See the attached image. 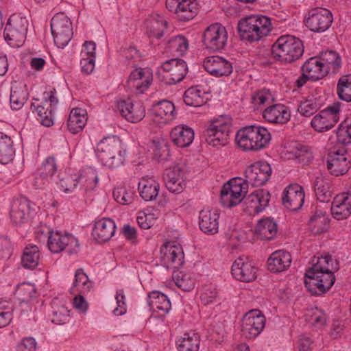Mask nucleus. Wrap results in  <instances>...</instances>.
I'll return each mask as SVG.
<instances>
[{"instance_id":"nucleus-1","label":"nucleus","mask_w":351,"mask_h":351,"mask_svg":"<svg viewBox=\"0 0 351 351\" xmlns=\"http://www.w3.org/2000/svg\"><path fill=\"white\" fill-rule=\"evenodd\" d=\"M332 259L330 255L315 256L312 267L306 270L304 284L313 295H321L328 291L335 282L332 271Z\"/></svg>"},{"instance_id":"nucleus-2","label":"nucleus","mask_w":351,"mask_h":351,"mask_svg":"<svg viewBox=\"0 0 351 351\" xmlns=\"http://www.w3.org/2000/svg\"><path fill=\"white\" fill-rule=\"evenodd\" d=\"M97 156L109 169L122 166L125 160V150L121 141L113 136L103 138L97 146Z\"/></svg>"},{"instance_id":"nucleus-3","label":"nucleus","mask_w":351,"mask_h":351,"mask_svg":"<svg viewBox=\"0 0 351 351\" xmlns=\"http://www.w3.org/2000/svg\"><path fill=\"white\" fill-rule=\"evenodd\" d=\"M304 53L302 42L293 36L279 37L271 47L273 58L282 63L289 64L298 60Z\"/></svg>"},{"instance_id":"nucleus-4","label":"nucleus","mask_w":351,"mask_h":351,"mask_svg":"<svg viewBox=\"0 0 351 351\" xmlns=\"http://www.w3.org/2000/svg\"><path fill=\"white\" fill-rule=\"evenodd\" d=\"M238 30L242 40L258 41L271 32V23L265 16L252 15L239 21Z\"/></svg>"},{"instance_id":"nucleus-5","label":"nucleus","mask_w":351,"mask_h":351,"mask_svg":"<svg viewBox=\"0 0 351 351\" xmlns=\"http://www.w3.org/2000/svg\"><path fill=\"white\" fill-rule=\"evenodd\" d=\"M58 103L55 88L43 93L42 99H35L32 104L33 108L39 117L40 123L46 127H50L53 124V113Z\"/></svg>"},{"instance_id":"nucleus-6","label":"nucleus","mask_w":351,"mask_h":351,"mask_svg":"<svg viewBox=\"0 0 351 351\" xmlns=\"http://www.w3.org/2000/svg\"><path fill=\"white\" fill-rule=\"evenodd\" d=\"M230 126V120L224 117L212 121L204 132L207 143L213 147L226 145L228 142Z\"/></svg>"},{"instance_id":"nucleus-7","label":"nucleus","mask_w":351,"mask_h":351,"mask_svg":"<svg viewBox=\"0 0 351 351\" xmlns=\"http://www.w3.org/2000/svg\"><path fill=\"white\" fill-rule=\"evenodd\" d=\"M28 21L25 17L12 14L8 19L4 29V38L13 47H21L25 40Z\"/></svg>"},{"instance_id":"nucleus-8","label":"nucleus","mask_w":351,"mask_h":351,"mask_svg":"<svg viewBox=\"0 0 351 351\" xmlns=\"http://www.w3.org/2000/svg\"><path fill=\"white\" fill-rule=\"evenodd\" d=\"M247 193V184L240 178L230 180L221 190L220 200L224 207L230 208L239 204Z\"/></svg>"},{"instance_id":"nucleus-9","label":"nucleus","mask_w":351,"mask_h":351,"mask_svg":"<svg viewBox=\"0 0 351 351\" xmlns=\"http://www.w3.org/2000/svg\"><path fill=\"white\" fill-rule=\"evenodd\" d=\"M341 107L340 102H335L321 110L313 117L311 127L317 132H325L332 129L339 121Z\"/></svg>"},{"instance_id":"nucleus-10","label":"nucleus","mask_w":351,"mask_h":351,"mask_svg":"<svg viewBox=\"0 0 351 351\" xmlns=\"http://www.w3.org/2000/svg\"><path fill=\"white\" fill-rule=\"evenodd\" d=\"M51 29L55 44L63 48L71 40L73 36L72 24L70 19L63 13H57L51 19Z\"/></svg>"},{"instance_id":"nucleus-11","label":"nucleus","mask_w":351,"mask_h":351,"mask_svg":"<svg viewBox=\"0 0 351 351\" xmlns=\"http://www.w3.org/2000/svg\"><path fill=\"white\" fill-rule=\"evenodd\" d=\"M228 33L224 26L213 23L206 28L203 34L202 42L206 49L211 51L223 49L227 44Z\"/></svg>"},{"instance_id":"nucleus-12","label":"nucleus","mask_w":351,"mask_h":351,"mask_svg":"<svg viewBox=\"0 0 351 351\" xmlns=\"http://www.w3.org/2000/svg\"><path fill=\"white\" fill-rule=\"evenodd\" d=\"M332 23V13L326 8H315L307 14L304 23L312 32H322L329 28Z\"/></svg>"},{"instance_id":"nucleus-13","label":"nucleus","mask_w":351,"mask_h":351,"mask_svg":"<svg viewBox=\"0 0 351 351\" xmlns=\"http://www.w3.org/2000/svg\"><path fill=\"white\" fill-rule=\"evenodd\" d=\"M265 324V317L262 313L257 309L252 310L242 319V335L246 339H254L261 332Z\"/></svg>"},{"instance_id":"nucleus-14","label":"nucleus","mask_w":351,"mask_h":351,"mask_svg":"<svg viewBox=\"0 0 351 351\" xmlns=\"http://www.w3.org/2000/svg\"><path fill=\"white\" fill-rule=\"evenodd\" d=\"M161 261L167 268L178 269L184 263L182 247L177 241H168L160 248Z\"/></svg>"},{"instance_id":"nucleus-15","label":"nucleus","mask_w":351,"mask_h":351,"mask_svg":"<svg viewBox=\"0 0 351 351\" xmlns=\"http://www.w3.org/2000/svg\"><path fill=\"white\" fill-rule=\"evenodd\" d=\"M271 174V168L267 162L258 161L247 167L245 171L247 184L259 186L265 184Z\"/></svg>"},{"instance_id":"nucleus-16","label":"nucleus","mask_w":351,"mask_h":351,"mask_svg":"<svg viewBox=\"0 0 351 351\" xmlns=\"http://www.w3.org/2000/svg\"><path fill=\"white\" fill-rule=\"evenodd\" d=\"M188 69L186 62L181 59H171L165 62L160 66L159 73H163L167 83L176 84L183 80Z\"/></svg>"},{"instance_id":"nucleus-17","label":"nucleus","mask_w":351,"mask_h":351,"mask_svg":"<svg viewBox=\"0 0 351 351\" xmlns=\"http://www.w3.org/2000/svg\"><path fill=\"white\" fill-rule=\"evenodd\" d=\"M166 7L183 21L193 19L197 12V3L195 0H166Z\"/></svg>"},{"instance_id":"nucleus-18","label":"nucleus","mask_w":351,"mask_h":351,"mask_svg":"<svg viewBox=\"0 0 351 351\" xmlns=\"http://www.w3.org/2000/svg\"><path fill=\"white\" fill-rule=\"evenodd\" d=\"M270 193L264 189H257L244 199V210L254 215L263 210L269 204Z\"/></svg>"},{"instance_id":"nucleus-19","label":"nucleus","mask_w":351,"mask_h":351,"mask_svg":"<svg viewBox=\"0 0 351 351\" xmlns=\"http://www.w3.org/2000/svg\"><path fill=\"white\" fill-rule=\"evenodd\" d=\"M231 273L238 280L252 282L256 278L257 268L248 258L239 257L232 265Z\"/></svg>"},{"instance_id":"nucleus-20","label":"nucleus","mask_w":351,"mask_h":351,"mask_svg":"<svg viewBox=\"0 0 351 351\" xmlns=\"http://www.w3.org/2000/svg\"><path fill=\"white\" fill-rule=\"evenodd\" d=\"M152 82V73L147 69L133 71L127 81V86L136 94L144 93Z\"/></svg>"},{"instance_id":"nucleus-21","label":"nucleus","mask_w":351,"mask_h":351,"mask_svg":"<svg viewBox=\"0 0 351 351\" xmlns=\"http://www.w3.org/2000/svg\"><path fill=\"white\" fill-rule=\"evenodd\" d=\"M117 106L122 117L132 123L138 122L145 116L143 105L141 102L134 103L130 98L118 101Z\"/></svg>"},{"instance_id":"nucleus-22","label":"nucleus","mask_w":351,"mask_h":351,"mask_svg":"<svg viewBox=\"0 0 351 351\" xmlns=\"http://www.w3.org/2000/svg\"><path fill=\"white\" fill-rule=\"evenodd\" d=\"M47 245L49 250L53 253H59L63 251L66 247L72 252L73 247H78V241L76 238L70 234H61L60 232H52L48 237Z\"/></svg>"},{"instance_id":"nucleus-23","label":"nucleus","mask_w":351,"mask_h":351,"mask_svg":"<svg viewBox=\"0 0 351 351\" xmlns=\"http://www.w3.org/2000/svg\"><path fill=\"white\" fill-rule=\"evenodd\" d=\"M304 202V192L301 186L298 184L287 186L282 196V202L285 207L291 210H298Z\"/></svg>"},{"instance_id":"nucleus-24","label":"nucleus","mask_w":351,"mask_h":351,"mask_svg":"<svg viewBox=\"0 0 351 351\" xmlns=\"http://www.w3.org/2000/svg\"><path fill=\"white\" fill-rule=\"evenodd\" d=\"M203 66L206 71L215 77L228 76L233 70L232 63L219 56L207 57L204 60Z\"/></svg>"},{"instance_id":"nucleus-25","label":"nucleus","mask_w":351,"mask_h":351,"mask_svg":"<svg viewBox=\"0 0 351 351\" xmlns=\"http://www.w3.org/2000/svg\"><path fill=\"white\" fill-rule=\"evenodd\" d=\"M164 180L167 189L176 193H180L186 186L184 171L180 166L168 168L164 173Z\"/></svg>"},{"instance_id":"nucleus-26","label":"nucleus","mask_w":351,"mask_h":351,"mask_svg":"<svg viewBox=\"0 0 351 351\" xmlns=\"http://www.w3.org/2000/svg\"><path fill=\"white\" fill-rule=\"evenodd\" d=\"M331 213L337 220H343L351 215V186L346 192L335 196L332 202Z\"/></svg>"},{"instance_id":"nucleus-27","label":"nucleus","mask_w":351,"mask_h":351,"mask_svg":"<svg viewBox=\"0 0 351 351\" xmlns=\"http://www.w3.org/2000/svg\"><path fill=\"white\" fill-rule=\"evenodd\" d=\"M10 218L16 225L28 221L30 216V204L25 198L14 199L10 209Z\"/></svg>"},{"instance_id":"nucleus-28","label":"nucleus","mask_w":351,"mask_h":351,"mask_svg":"<svg viewBox=\"0 0 351 351\" xmlns=\"http://www.w3.org/2000/svg\"><path fill=\"white\" fill-rule=\"evenodd\" d=\"M149 114L154 122L165 123L175 117V106L172 102L162 100L153 105Z\"/></svg>"},{"instance_id":"nucleus-29","label":"nucleus","mask_w":351,"mask_h":351,"mask_svg":"<svg viewBox=\"0 0 351 351\" xmlns=\"http://www.w3.org/2000/svg\"><path fill=\"white\" fill-rule=\"evenodd\" d=\"M219 213L217 209H204L199 213V226L201 230L208 234H215L219 230Z\"/></svg>"},{"instance_id":"nucleus-30","label":"nucleus","mask_w":351,"mask_h":351,"mask_svg":"<svg viewBox=\"0 0 351 351\" xmlns=\"http://www.w3.org/2000/svg\"><path fill=\"white\" fill-rule=\"evenodd\" d=\"M263 116L269 123L285 124L289 121L291 114L287 106L278 104L265 108Z\"/></svg>"},{"instance_id":"nucleus-31","label":"nucleus","mask_w":351,"mask_h":351,"mask_svg":"<svg viewBox=\"0 0 351 351\" xmlns=\"http://www.w3.org/2000/svg\"><path fill=\"white\" fill-rule=\"evenodd\" d=\"M327 167L330 173L335 176L346 173L350 169V161L343 153L339 151L333 152L327 160Z\"/></svg>"},{"instance_id":"nucleus-32","label":"nucleus","mask_w":351,"mask_h":351,"mask_svg":"<svg viewBox=\"0 0 351 351\" xmlns=\"http://www.w3.org/2000/svg\"><path fill=\"white\" fill-rule=\"evenodd\" d=\"M115 230L114 222L110 219L104 218L95 223L93 235L99 242H106L114 234Z\"/></svg>"},{"instance_id":"nucleus-33","label":"nucleus","mask_w":351,"mask_h":351,"mask_svg":"<svg viewBox=\"0 0 351 351\" xmlns=\"http://www.w3.org/2000/svg\"><path fill=\"white\" fill-rule=\"evenodd\" d=\"M291 254L283 250L273 252L267 260L268 269L274 273L282 272L291 265Z\"/></svg>"},{"instance_id":"nucleus-34","label":"nucleus","mask_w":351,"mask_h":351,"mask_svg":"<svg viewBox=\"0 0 351 351\" xmlns=\"http://www.w3.org/2000/svg\"><path fill=\"white\" fill-rule=\"evenodd\" d=\"M170 135L173 143L180 147L189 146L194 139L193 129L184 125H179L173 128Z\"/></svg>"},{"instance_id":"nucleus-35","label":"nucleus","mask_w":351,"mask_h":351,"mask_svg":"<svg viewBox=\"0 0 351 351\" xmlns=\"http://www.w3.org/2000/svg\"><path fill=\"white\" fill-rule=\"evenodd\" d=\"M146 32L149 38H160L167 27V21L163 16L154 14L145 21Z\"/></svg>"},{"instance_id":"nucleus-36","label":"nucleus","mask_w":351,"mask_h":351,"mask_svg":"<svg viewBox=\"0 0 351 351\" xmlns=\"http://www.w3.org/2000/svg\"><path fill=\"white\" fill-rule=\"evenodd\" d=\"M27 86L21 82L12 83L10 91V106L13 110L21 109L28 99Z\"/></svg>"},{"instance_id":"nucleus-37","label":"nucleus","mask_w":351,"mask_h":351,"mask_svg":"<svg viewBox=\"0 0 351 351\" xmlns=\"http://www.w3.org/2000/svg\"><path fill=\"white\" fill-rule=\"evenodd\" d=\"M148 303L150 308L159 316L165 315L171 308V302L167 295L158 291L149 293Z\"/></svg>"},{"instance_id":"nucleus-38","label":"nucleus","mask_w":351,"mask_h":351,"mask_svg":"<svg viewBox=\"0 0 351 351\" xmlns=\"http://www.w3.org/2000/svg\"><path fill=\"white\" fill-rule=\"evenodd\" d=\"M324 70L326 75L329 73H337L342 65L341 58L335 51L328 50L323 51L319 55Z\"/></svg>"},{"instance_id":"nucleus-39","label":"nucleus","mask_w":351,"mask_h":351,"mask_svg":"<svg viewBox=\"0 0 351 351\" xmlns=\"http://www.w3.org/2000/svg\"><path fill=\"white\" fill-rule=\"evenodd\" d=\"M141 197L145 201L155 199L158 195L160 184L152 177H143L138 182Z\"/></svg>"},{"instance_id":"nucleus-40","label":"nucleus","mask_w":351,"mask_h":351,"mask_svg":"<svg viewBox=\"0 0 351 351\" xmlns=\"http://www.w3.org/2000/svg\"><path fill=\"white\" fill-rule=\"evenodd\" d=\"M302 72L307 73L313 81L322 79L326 75L319 57H312L307 60L302 68Z\"/></svg>"},{"instance_id":"nucleus-41","label":"nucleus","mask_w":351,"mask_h":351,"mask_svg":"<svg viewBox=\"0 0 351 351\" xmlns=\"http://www.w3.org/2000/svg\"><path fill=\"white\" fill-rule=\"evenodd\" d=\"M87 121L86 112L82 108L71 110L67 121L68 130L73 134L81 132Z\"/></svg>"},{"instance_id":"nucleus-42","label":"nucleus","mask_w":351,"mask_h":351,"mask_svg":"<svg viewBox=\"0 0 351 351\" xmlns=\"http://www.w3.org/2000/svg\"><path fill=\"white\" fill-rule=\"evenodd\" d=\"M328 222L329 219L326 213L316 210L309 219L308 227L313 234H319L327 230Z\"/></svg>"},{"instance_id":"nucleus-43","label":"nucleus","mask_w":351,"mask_h":351,"mask_svg":"<svg viewBox=\"0 0 351 351\" xmlns=\"http://www.w3.org/2000/svg\"><path fill=\"white\" fill-rule=\"evenodd\" d=\"M188 49L189 41L185 36L182 35L171 37L168 40L165 47L166 52L173 56H183Z\"/></svg>"},{"instance_id":"nucleus-44","label":"nucleus","mask_w":351,"mask_h":351,"mask_svg":"<svg viewBox=\"0 0 351 351\" xmlns=\"http://www.w3.org/2000/svg\"><path fill=\"white\" fill-rule=\"evenodd\" d=\"M277 230V223L270 218L260 220L256 227V233L264 240L272 239L276 236Z\"/></svg>"},{"instance_id":"nucleus-45","label":"nucleus","mask_w":351,"mask_h":351,"mask_svg":"<svg viewBox=\"0 0 351 351\" xmlns=\"http://www.w3.org/2000/svg\"><path fill=\"white\" fill-rule=\"evenodd\" d=\"M78 180L84 191L87 193L93 191L96 188L98 183V175L94 168L86 167L78 176Z\"/></svg>"},{"instance_id":"nucleus-46","label":"nucleus","mask_w":351,"mask_h":351,"mask_svg":"<svg viewBox=\"0 0 351 351\" xmlns=\"http://www.w3.org/2000/svg\"><path fill=\"white\" fill-rule=\"evenodd\" d=\"M40 260V251L35 245H27L21 256V264L23 267L33 269L37 267Z\"/></svg>"},{"instance_id":"nucleus-47","label":"nucleus","mask_w":351,"mask_h":351,"mask_svg":"<svg viewBox=\"0 0 351 351\" xmlns=\"http://www.w3.org/2000/svg\"><path fill=\"white\" fill-rule=\"evenodd\" d=\"M236 143L244 151H255L252 126L239 130L236 135Z\"/></svg>"},{"instance_id":"nucleus-48","label":"nucleus","mask_w":351,"mask_h":351,"mask_svg":"<svg viewBox=\"0 0 351 351\" xmlns=\"http://www.w3.org/2000/svg\"><path fill=\"white\" fill-rule=\"evenodd\" d=\"M10 136L0 132V162L8 164L13 160L14 150Z\"/></svg>"},{"instance_id":"nucleus-49","label":"nucleus","mask_w":351,"mask_h":351,"mask_svg":"<svg viewBox=\"0 0 351 351\" xmlns=\"http://www.w3.org/2000/svg\"><path fill=\"white\" fill-rule=\"evenodd\" d=\"M184 101L189 106H201L205 103V92L198 86H192L185 91Z\"/></svg>"},{"instance_id":"nucleus-50","label":"nucleus","mask_w":351,"mask_h":351,"mask_svg":"<svg viewBox=\"0 0 351 351\" xmlns=\"http://www.w3.org/2000/svg\"><path fill=\"white\" fill-rule=\"evenodd\" d=\"M199 336L195 332L184 334L178 341V351H198L199 348Z\"/></svg>"},{"instance_id":"nucleus-51","label":"nucleus","mask_w":351,"mask_h":351,"mask_svg":"<svg viewBox=\"0 0 351 351\" xmlns=\"http://www.w3.org/2000/svg\"><path fill=\"white\" fill-rule=\"evenodd\" d=\"M252 126L254 134V146L255 151L264 149L269 145L271 141L270 133L264 127L255 125Z\"/></svg>"},{"instance_id":"nucleus-52","label":"nucleus","mask_w":351,"mask_h":351,"mask_svg":"<svg viewBox=\"0 0 351 351\" xmlns=\"http://www.w3.org/2000/svg\"><path fill=\"white\" fill-rule=\"evenodd\" d=\"M93 287V282L89 280L86 274L82 269H77L75 273V281L73 285V291L80 293L88 292Z\"/></svg>"},{"instance_id":"nucleus-53","label":"nucleus","mask_w":351,"mask_h":351,"mask_svg":"<svg viewBox=\"0 0 351 351\" xmlns=\"http://www.w3.org/2000/svg\"><path fill=\"white\" fill-rule=\"evenodd\" d=\"M337 93L341 100L351 101V74L343 75L339 79Z\"/></svg>"},{"instance_id":"nucleus-54","label":"nucleus","mask_w":351,"mask_h":351,"mask_svg":"<svg viewBox=\"0 0 351 351\" xmlns=\"http://www.w3.org/2000/svg\"><path fill=\"white\" fill-rule=\"evenodd\" d=\"M13 304L10 300L0 298V328L8 326L12 319Z\"/></svg>"},{"instance_id":"nucleus-55","label":"nucleus","mask_w":351,"mask_h":351,"mask_svg":"<svg viewBox=\"0 0 351 351\" xmlns=\"http://www.w3.org/2000/svg\"><path fill=\"white\" fill-rule=\"evenodd\" d=\"M337 139L341 144L351 143V118L346 119L340 123L337 131Z\"/></svg>"},{"instance_id":"nucleus-56","label":"nucleus","mask_w":351,"mask_h":351,"mask_svg":"<svg viewBox=\"0 0 351 351\" xmlns=\"http://www.w3.org/2000/svg\"><path fill=\"white\" fill-rule=\"evenodd\" d=\"M112 195L114 200L121 205L131 204L134 201L135 196L133 191L122 186L115 188Z\"/></svg>"},{"instance_id":"nucleus-57","label":"nucleus","mask_w":351,"mask_h":351,"mask_svg":"<svg viewBox=\"0 0 351 351\" xmlns=\"http://www.w3.org/2000/svg\"><path fill=\"white\" fill-rule=\"evenodd\" d=\"M56 171V164L53 157H48L38 169V176L43 180H48Z\"/></svg>"},{"instance_id":"nucleus-58","label":"nucleus","mask_w":351,"mask_h":351,"mask_svg":"<svg viewBox=\"0 0 351 351\" xmlns=\"http://www.w3.org/2000/svg\"><path fill=\"white\" fill-rule=\"evenodd\" d=\"M174 279L176 285L184 291H189L195 287V280L190 274L180 271L174 276Z\"/></svg>"},{"instance_id":"nucleus-59","label":"nucleus","mask_w":351,"mask_h":351,"mask_svg":"<svg viewBox=\"0 0 351 351\" xmlns=\"http://www.w3.org/2000/svg\"><path fill=\"white\" fill-rule=\"evenodd\" d=\"M218 298V291L213 285H204L201 291L200 300L204 305L214 303Z\"/></svg>"},{"instance_id":"nucleus-60","label":"nucleus","mask_w":351,"mask_h":351,"mask_svg":"<svg viewBox=\"0 0 351 351\" xmlns=\"http://www.w3.org/2000/svg\"><path fill=\"white\" fill-rule=\"evenodd\" d=\"M319 108V105L314 99H307L300 101L298 111L302 116L308 117L316 112Z\"/></svg>"},{"instance_id":"nucleus-61","label":"nucleus","mask_w":351,"mask_h":351,"mask_svg":"<svg viewBox=\"0 0 351 351\" xmlns=\"http://www.w3.org/2000/svg\"><path fill=\"white\" fill-rule=\"evenodd\" d=\"M69 310L64 305L62 304L54 308L52 314L51 321L56 324H64L69 322Z\"/></svg>"},{"instance_id":"nucleus-62","label":"nucleus","mask_w":351,"mask_h":351,"mask_svg":"<svg viewBox=\"0 0 351 351\" xmlns=\"http://www.w3.org/2000/svg\"><path fill=\"white\" fill-rule=\"evenodd\" d=\"M170 149L167 144L163 143L155 145L154 149V158L158 162L167 161L170 157Z\"/></svg>"},{"instance_id":"nucleus-63","label":"nucleus","mask_w":351,"mask_h":351,"mask_svg":"<svg viewBox=\"0 0 351 351\" xmlns=\"http://www.w3.org/2000/svg\"><path fill=\"white\" fill-rule=\"evenodd\" d=\"M273 100V97L269 90L263 89L257 91L252 96V101L254 105H264Z\"/></svg>"},{"instance_id":"nucleus-64","label":"nucleus","mask_w":351,"mask_h":351,"mask_svg":"<svg viewBox=\"0 0 351 351\" xmlns=\"http://www.w3.org/2000/svg\"><path fill=\"white\" fill-rule=\"evenodd\" d=\"M79 183L78 176L76 175H68L62 178L60 181V184L63 191L69 193L73 191Z\"/></svg>"}]
</instances>
